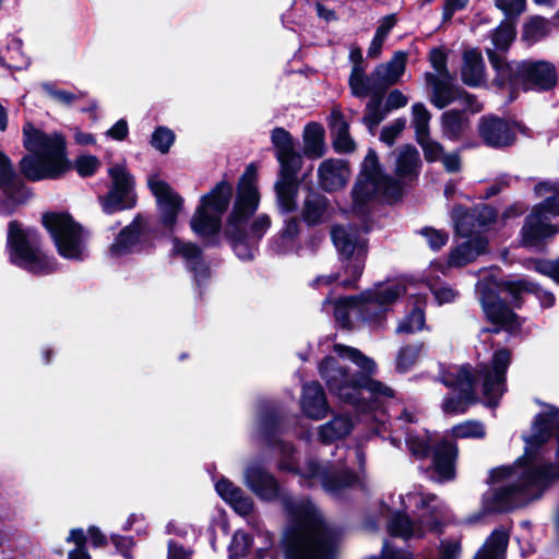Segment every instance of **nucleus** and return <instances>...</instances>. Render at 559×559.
Returning a JSON list of instances; mask_svg holds the SVG:
<instances>
[{
	"label": "nucleus",
	"mask_w": 559,
	"mask_h": 559,
	"mask_svg": "<svg viewBox=\"0 0 559 559\" xmlns=\"http://www.w3.org/2000/svg\"><path fill=\"white\" fill-rule=\"evenodd\" d=\"M418 233L427 240L429 248L435 251L445 246L449 239L447 231L432 227H424Z\"/></svg>",
	"instance_id": "obj_62"
},
{
	"label": "nucleus",
	"mask_w": 559,
	"mask_h": 559,
	"mask_svg": "<svg viewBox=\"0 0 559 559\" xmlns=\"http://www.w3.org/2000/svg\"><path fill=\"white\" fill-rule=\"evenodd\" d=\"M426 82L432 87L431 102L440 109L447 107L454 99V92L452 88L453 78L450 79L437 76L433 73H426Z\"/></svg>",
	"instance_id": "obj_40"
},
{
	"label": "nucleus",
	"mask_w": 559,
	"mask_h": 559,
	"mask_svg": "<svg viewBox=\"0 0 559 559\" xmlns=\"http://www.w3.org/2000/svg\"><path fill=\"white\" fill-rule=\"evenodd\" d=\"M390 499L392 506L384 503L382 512L390 516L388 531L391 535L409 539L440 531L447 508L437 496L420 490L400 495V508L395 507L394 496Z\"/></svg>",
	"instance_id": "obj_6"
},
{
	"label": "nucleus",
	"mask_w": 559,
	"mask_h": 559,
	"mask_svg": "<svg viewBox=\"0 0 559 559\" xmlns=\"http://www.w3.org/2000/svg\"><path fill=\"white\" fill-rule=\"evenodd\" d=\"M276 206L281 214L293 213L297 210L299 183L297 180L280 179L274 183Z\"/></svg>",
	"instance_id": "obj_36"
},
{
	"label": "nucleus",
	"mask_w": 559,
	"mask_h": 559,
	"mask_svg": "<svg viewBox=\"0 0 559 559\" xmlns=\"http://www.w3.org/2000/svg\"><path fill=\"white\" fill-rule=\"evenodd\" d=\"M338 358L352 361L359 371L349 372L337 358L325 357L319 365V373L331 394L342 403L355 407L358 412L371 411L379 403L394 397V391L373 379L377 372L376 361L359 349L342 344L334 345Z\"/></svg>",
	"instance_id": "obj_3"
},
{
	"label": "nucleus",
	"mask_w": 559,
	"mask_h": 559,
	"mask_svg": "<svg viewBox=\"0 0 559 559\" xmlns=\"http://www.w3.org/2000/svg\"><path fill=\"white\" fill-rule=\"evenodd\" d=\"M233 193V186L227 180H222L200 198L190 219V227L198 237L215 243L213 239L221 231L222 217L230 204Z\"/></svg>",
	"instance_id": "obj_11"
},
{
	"label": "nucleus",
	"mask_w": 559,
	"mask_h": 559,
	"mask_svg": "<svg viewBox=\"0 0 559 559\" xmlns=\"http://www.w3.org/2000/svg\"><path fill=\"white\" fill-rule=\"evenodd\" d=\"M271 140L272 144L274 145L276 156L283 155L287 153V151L295 148V143L292 135L283 128H275L272 131Z\"/></svg>",
	"instance_id": "obj_61"
},
{
	"label": "nucleus",
	"mask_w": 559,
	"mask_h": 559,
	"mask_svg": "<svg viewBox=\"0 0 559 559\" xmlns=\"http://www.w3.org/2000/svg\"><path fill=\"white\" fill-rule=\"evenodd\" d=\"M406 433V445L411 452V454L416 459H425L430 451L429 445V436L426 431L420 432H405Z\"/></svg>",
	"instance_id": "obj_50"
},
{
	"label": "nucleus",
	"mask_w": 559,
	"mask_h": 559,
	"mask_svg": "<svg viewBox=\"0 0 559 559\" xmlns=\"http://www.w3.org/2000/svg\"><path fill=\"white\" fill-rule=\"evenodd\" d=\"M259 204L258 167L251 163L238 181L236 199L225 227V235L234 252L243 261L253 259L258 242L271 227L267 214H260L248 224Z\"/></svg>",
	"instance_id": "obj_4"
},
{
	"label": "nucleus",
	"mask_w": 559,
	"mask_h": 559,
	"mask_svg": "<svg viewBox=\"0 0 559 559\" xmlns=\"http://www.w3.org/2000/svg\"><path fill=\"white\" fill-rule=\"evenodd\" d=\"M412 124L415 129L416 140L429 134L430 114L427 108L420 104H414L412 108Z\"/></svg>",
	"instance_id": "obj_54"
},
{
	"label": "nucleus",
	"mask_w": 559,
	"mask_h": 559,
	"mask_svg": "<svg viewBox=\"0 0 559 559\" xmlns=\"http://www.w3.org/2000/svg\"><path fill=\"white\" fill-rule=\"evenodd\" d=\"M300 407L304 415L313 420L322 419L328 415L330 406L320 383L312 381L302 385Z\"/></svg>",
	"instance_id": "obj_28"
},
{
	"label": "nucleus",
	"mask_w": 559,
	"mask_h": 559,
	"mask_svg": "<svg viewBox=\"0 0 559 559\" xmlns=\"http://www.w3.org/2000/svg\"><path fill=\"white\" fill-rule=\"evenodd\" d=\"M147 186L156 199L163 226L173 230L182 210L183 199L158 175H151Z\"/></svg>",
	"instance_id": "obj_22"
},
{
	"label": "nucleus",
	"mask_w": 559,
	"mask_h": 559,
	"mask_svg": "<svg viewBox=\"0 0 559 559\" xmlns=\"http://www.w3.org/2000/svg\"><path fill=\"white\" fill-rule=\"evenodd\" d=\"M508 540L509 535L506 530H495L474 559H504Z\"/></svg>",
	"instance_id": "obj_42"
},
{
	"label": "nucleus",
	"mask_w": 559,
	"mask_h": 559,
	"mask_svg": "<svg viewBox=\"0 0 559 559\" xmlns=\"http://www.w3.org/2000/svg\"><path fill=\"white\" fill-rule=\"evenodd\" d=\"M435 272L436 271L431 272L430 267H429L427 278H428V287H429L431 294L433 295L436 302L441 306L444 304H450V302L455 301L460 296L459 290L447 283H437V282H433L432 280H430V276Z\"/></svg>",
	"instance_id": "obj_49"
},
{
	"label": "nucleus",
	"mask_w": 559,
	"mask_h": 559,
	"mask_svg": "<svg viewBox=\"0 0 559 559\" xmlns=\"http://www.w3.org/2000/svg\"><path fill=\"white\" fill-rule=\"evenodd\" d=\"M525 454L512 466L490 472V488L484 493V513L502 512L538 499L559 479V463L546 464L540 456L559 454V408L545 405L525 438Z\"/></svg>",
	"instance_id": "obj_1"
},
{
	"label": "nucleus",
	"mask_w": 559,
	"mask_h": 559,
	"mask_svg": "<svg viewBox=\"0 0 559 559\" xmlns=\"http://www.w3.org/2000/svg\"><path fill=\"white\" fill-rule=\"evenodd\" d=\"M534 191L545 200L532 209L521 229V243L528 248L538 247L544 239L559 231V226L551 223L559 216V183L540 181Z\"/></svg>",
	"instance_id": "obj_9"
},
{
	"label": "nucleus",
	"mask_w": 559,
	"mask_h": 559,
	"mask_svg": "<svg viewBox=\"0 0 559 559\" xmlns=\"http://www.w3.org/2000/svg\"><path fill=\"white\" fill-rule=\"evenodd\" d=\"M382 97H371L366 106V114L362 117L364 124L373 134L378 124L385 118L388 110L382 108Z\"/></svg>",
	"instance_id": "obj_47"
},
{
	"label": "nucleus",
	"mask_w": 559,
	"mask_h": 559,
	"mask_svg": "<svg viewBox=\"0 0 559 559\" xmlns=\"http://www.w3.org/2000/svg\"><path fill=\"white\" fill-rule=\"evenodd\" d=\"M330 128L333 136V145L338 153H350L356 144L349 134V124L338 109H333L330 115Z\"/></svg>",
	"instance_id": "obj_34"
},
{
	"label": "nucleus",
	"mask_w": 559,
	"mask_h": 559,
	"mask_svg": "<svg viewBox=\"0 0 559 559\" xmlns=\"http://www.w3.org/2000/svg\"><path fill=\"white\" fill-rule=\"evenodd\" d=\"M503 289L507 290L510 295L513 296V299L516 300L521 293H530L533 294L540 302V305L545 308L552 307L555 305V296L552 293L543 289L539 285L526 281L519 280L513 282H507L503 285Z\"/></svg>",
	"instance_id": "obj_39"
},
{
	"label": "nucleus",
	"mask_w": 559,
	"mask_h": 559,
	"mask_svg": "<svg viewBox=\"0 0 559 559\" xmlns=\"http://www.w3.org/2000/svg\"><path fill=\"white\" fill-rule=\"evenodd\" d=\"M487 56L496 72L492 84L509 91L511 100L516 97L515 93L519 90L545 92L557 83L556 68L548 61H507L491 48H487Z\"/></svg>",
	"instance_id": "obj_8"
},
{
	"label": "nucleus",
	"mask_w": 559,
	"mask_h": 559,
	"mask_svg": "<svg viewBox=\"0 0 559 559\" xmlns=\"http://www.w3.org/2000/svg\"><path fill=\"white\" fill-rule=\"evenodd\" d=\"M395 24L393 15L385 16L381 24L378 26L373 39L368 49V56L376 58L380 55L384 39Z\"/></svg>",
	"instance_id": "obj_53"
},
{
	"label": "nucleus",
	"mask_w": 559,
	"mask_h": 559,
	"mask_svg": "<svg viewBox=\"0 0 559 559\" xmlns=\"http://www.w3.org/2000/svg\"><path fill=\"white\" fill-rule=\"evenodd\" d=\"M362 300L360 294L357 296L340 298L336 300L326 298L323 301V309L328 311V307H332L336 322L343 328H349L352 312H356L360 318L359 306Z\"/></svg>",
	"instance_id": "obj_38"
},
{
	"label": "nucleus",
	"mask_w": 559,
	"mask_h": 559,
	"mask_svg": "<svg viewBox=\"0 0 559 559\" xmlns=\"http://www.w3.org/2000/svg\"><path fill=\"white\" fill-rule=\"evenodd\" d=\"M332 241L342 261V269L347 275L341 282L344 287H353L365 267L367 241L361 231L352 225L334 226L331 230Z\"/></svg>",
	"instance_id": "obj_12"
},
{
	"label": "nucleus",
	"mask_w": 559,
	"mask_h": 559,
	"mask_svg": "<svg viewBox=\"0 0 559 559\" xmlns=\"http://www.w3.org/2000/svg\"><path fill=\"white\" fill-rule=\"evenodd\" d=\"M76 171L82 177L92 176L99 167V160L93 155H82L75 160Z\"/></svg>",
	"instance_id": "obj_64"
},
{
	"label": "nucleus",
	"mask_w": 559,
	"mask_h": 559,
	"mask_svg": "<svg viewBox=\"0 0 559 559\" xmlns=\"http://www.w3.org/2000/svg\"><path fill=\"white\" fill-rule=\"evenodd\" d=\"M442 383L452 389V394L447 396L442 404L444 413L462 414L476 401L474 376L469 366H461L449 371L443 376Z\"/></svg>",
	"instance_id": "obj_18"
},
{
	"label": "nucleus",
	"mask_w": 559,
	"mask_h": 559,
	"mask_svg": "<svg viewBox=\"0 0 559 559\" xmlns=\"http://www.w3.org/2000/svg\"><path fill=\"white\" fill-rule=\"evenodd\" d=\"M349 87L352 94L356 97L364 98L369 95L376 97L378 95L383 96L384 87L381 82L374 79V71L367 76L365 69H357L350 72L349 75Z\"/></svg>",
	"instance_id": "obj_35"
},
{
	"label": "nucleus",
	"mask_w": 559,
	"mask_h": 559,
	"mask_svg": "<svg viewBox=\"0 0 559 559\" xmlns=\"http://www.w3.org/2000/svg\"><path fill=\"white\" fill-rule=\"evenodd\" d=\"M511 361L510 352L507 349L497 350L489 365H483L478 370L481 382V394L484 404L488 407H497L504 394L506 374Z\"/></svg>",
	"instance_id": "obj_16"
},
{
	"label": "nucleus",
	"mask_w": 559,
	"mask_h": 559,
	"mask_svg": "<svg viewBox=\"0 0 559 559\" xmlns=\"http://www.w3.org/2000/svg\"><path fill=\"white\" fill-rule=\"evenodd\" d=\"M421 160L418 151L412 145H404L396 157V175L401 178L417 176Z\"/></svg>",
	"instance_id": "obj_43"
},
{
	"label": "nucleus",
	"mask_w": 559,
	"mask_h": 559,
	"mask_svg": "<svg viewBox=\"0 0 559 559\" xmlns=\"http://www.w3.org/2000/svg\"><path fill=\"white\" fill-rule=\"evenodd\" d=\"M257 426L260 437L273 445V437L278 429L276 416L271 412H262L257 417ZM274 447L281 454L278 468L298 474L302 486L311 487L316 481H320L325 492L337 497L359 480L358 476L347 468L342 457L335 462L324 464L310 459L304 467H299L294 457V448L290 444L278 441Z\"/></svg>",
	"instance_id": "obj_5"
},
{
	"label": "nucleus",
	"mask_w": 559,
	"mask_h": 559,
	"mask_svg": "<svg viewBox=\"0 0 559 559\" xmlns=\"http://www.w3.org/2000/svg\"><path fill=\"white\" fill-rule=\"evenodd\" d=\"M8 250L10 261L29 273L47 274L56 269L55 259L40 249L38 234L16 221L9 224Z\"/></svg>",
	"instance_id": "obj_10"
},
{
	"label": "nucleus",
	"mask_w": 559,
	"mask_h": 559,
	"mask_svg": "<svg viewBox=\"0 0 559 559\" xmlns=\"http://www.w3.org/2000/svg\"><path fill=\"white\" fill-rule=\"evenodd\" d=\"M461 78L464 84L479 87L486 84V70L483 56L477 49H468L463 53Z\"/></svg>",
	"instance_id": "obj_31"
},
{
	"label": "nucleus",
	"mask_w": 559,
	"mask_h": 559,
	"mask_svg": "<svg viewBox=\"0 0 559 559\" xmlns=\"http://www.w3.org/2000/svg\"><path fill=\"white\" fill-rule=\"evenodd\" d=\"M406 293L402 282L378 283L360 294V320L373 329L384 326L391 306Z\"/></svg>",
	"instance_id": "obj_15"
},
{
	"label": "nucleus",
	"mask_w": 559,
	"mask_h": 559,
	"mask_svg": "<svg viewBox=\"0 0 559 559\" xmlns=\"http://www.w3.org/2000/svg\"><path fill=\"white\" fill-rule=\"evenodd\" d=\"M171 252L186 262L187 267L193 273L198 285L206 283L210 278V269L203 261L199 246L174 238Z\"/></svg>",
	"instance_id": "obj_27"
},
{
	"label": "nucleus",
	"mask_w": 559,
	"mask_h": 559,
	"mask_svg": "<svg viewBox=\"0 0 559 559\" xmlns=\"http://www.w3.org/2000/svg\"><path fill=\"white\" fill-rule=\"evenodd\" d=\"M332 213L333 207L325 195L312 190L307 193L300 210L301 219L306 225L324 224L332 217Z\"/></svg>",
	"instance_id": "obj_29"
},
{
	"label": "nucleus",
	"mask_w": 559,
	"mask_h": 559,
	"mask_svg": "<svg viewBox=\"0 0 559 559\" xmlns=\"http://www.w3.org/2000/svg\"><path fill=\"white\" fill-rule=\"evenodd\" d=\"M424 350V343L416 342L403 346L396 356V370L399 372L408 371L418 360Z\"/></svg>",
	"instance_id": "obj_46"
},
{
	"label": "nucleus",
	"mask_w": 559,
	"mask_h": 559,
	"mask_svg": "<svg viewBox=\"0 0 559 559\" xmlns=\"http://www.w3.org/2000/svg\"><path fill=\"white\" fill-rule=\"evenodd\" d=\"M400 185L383 175L374 150L370 148L362 162L358 179L353 188V210L361 207L377 194L395 197L400 193Z\"/></svg>",
	"instance_id": "obj_13"
},
{
	"label": "nucleus",
	"mask_w": 559,
	"mask_h": 559,
	"mask_svg": "<svg viewBox=\"0 0 559 559\" xmlns=\"http://www.w3.org/2000/svg\"><path fill=\"white\" fill-rule=\"evenodd\" d=\"M252 545L251 537L242 532L237 531L229 545V559H242L248 555L249 548Z\"/></svg>",
	"instance_id": "obj_57"
},
{
	"label": "nucleus",
	"mask_w": 559,
	"mask_h": 559,
	"mask_svg": "<svg viewBox=\"0 0 559 559\" xmlns=\"http://www.w3.org/2000/svg\"><path fill=\"white\" fill-rule=\"evenodd\" d=\"M111 180L109 191L100 197L103 211L112 214L135 205L134 179L124 164H116L108 169Z\"/></svg>",
	"instance_id": "obj_17"
},
{
	"label": "nucleus",
	"mask_w": 559,
	"mask_h": 559,
	"mask_svg": "<svg viewBox=\"0 0 559 559\" xmlns=\"http://www.w3.org/2000/svg\"><path fill=\"white\" fill-rule=\"evenodd\" d=\"M456 455L457 449L453 443L444 441L438 444L433 452V471L438 481H447L454 478V461Z\"/></svg>",
	"instance_id": "obj_32"
},
{
	"label": "nucleus",
	"mask_w": 559,
	"mask_h": 559,
	"mask_svg": "<svg viewBox=\"0 0 559 559\" xmlns=\"http://www.w3.org/2000/svg\"><path fill=\"white\" fill-rule=\"evenodd\" d=\"M442 132L450 140H459L468 128V120L463 112L448 110L441 117Z\"/></svg>",
	"instance_id": "obj_44"
},
{
	"label": "nucleus",
	"mask_w": 559,
	"mask_h": 559,
	"mask_svg": "<svg viewBox=\"0 0 559 559\" xmlns=\"http://www.w3.org/2000/svg\"><path fill=\"white\" fill-rule=\"evenodd\" d=\"M23 145L28 152L21 162L23 175L29 180L57 179L70 169L66 140L59 132H45L32 122L23 126Z\"/></svg>",
	"instance_id": "obj_7"
},
{
	"label": "nucleus",
	"mask_w": 559,
	"mask_h": 559,
	"mask_svg": "<svg viewBox=\"0 0 559 559\" xmlns=\"http://www.w3.org/2000/svg\"><path fill=\"white\" fill-rule=\"evenodd\" d=\"M175 133L167 127H157L152 133L151 145L162 154L169 152L175 142Z\"/></svg>",
	"instance_id": "obj_56"
},
{
	"label": "nucleus",
	"mask_w": 559,
	"mask_h": 559,
	"mask_svg": "<svg viewBox=\"0 0 559 559\" xmlns=\"http://www.w3.org/2000/svg\"><path fill=\"white\" fill-rule=\"evenodd\" d=\"M425 312L420 306L415 307L397 324V334L416 333L425 329Z\"/></svg>",
	"instance_id": "obj_48"
},
{
	"label": "nucleus",
	"mask_w": 559,
	"mask_h": 559,
	"mask_svg": "<svg viewBox=\"0 0 559 559\" xmlns=\"http://www.w3.org/2000/svg\"><path fill=\"white\" fill-rule=\"evenodd\" d=\"M406 120L403 118H399L385 126L380 134V140L388 144L389 146L393 145L395 139L400 135V133L405 129Z\"/></svg>",
	"instance_id": "obj_63"
},
{
	"label": "nucleus",
	"mask_w": 559,
	"mask_h": 559,
	"mask_svg": "<svg viewBox=\"0 0 559 559\" xmlns=\"http://www.w3.org/2000/svg\"><path fill=\"white\" fill-rule=\"evenodd\" d=\"M304 153L309 158H320L324 155V129L319 123L311 122L305 127Z\"/></svg>",
	"instance_id": "obj_41"
},
{
	"label": "nucleus",
	"mask_w": 559,
	"mask_h": 559,
	"mask_svg": "<svg viewBox=\"0 0 559 559\" xmlns=\"http://www.w3.org/2000/svg\"><path fill=\"white\" fill-rule=\"evenodd\" d=\"M423 150L425 159L429 163L440 160L443 152V146L436 140L430 138V134L416 140Z\"/></svg>",
	"instance_id": "obj_60"
},
{
	"label": "nucleus",
	"mask_w": 559,
	"mask_h": 559,
	"mask_svg": "<svg viewBox=\"0 0 559 559\" xmlns=\"http://www.w3.org/2000/svg\"><path fill=\"white\" fill-rule=\"evenodd\" d=\"M243 484L261 500L281 499L286 509L290 523L283 535L285 559H334L336 557L340 533L324 522L311 501L296 500L282 492L276 478L257 462L246 466Z\"/></svg>",
	"instance_id": "obj_2"
},
{
	"label": "nucleus",
	"mask_w": 559,
	"mask_h": 559,
	"mask_svg": "<svg viewBox=\"0 0 559 559\" xmlns=\"http://www.w3.org/2000/svg\"><path fill=\"white\" fill-rule=\"evenodd\" d=\"M0 214L9 215L14 209L24 203L31 195L21 178L16 175L10 158L0 152Z\"/></svg>",
	"instance_id": "obj_20"
},
{
	"label": "nucleus",
	"mask_w": 559,
	"mask_h": 559,
	"mask_svg": "<svg viewBox=\"0 0 559 559\" xmlns=\"http://www.w3.org/2000/svg\"><path fill=\"white\" fill-rule=\"evenodd\" d=\"M515 38V28L511 22H502L492 33L493 49L507 50Z\"/></svg>",
	"instance_id": "obj_52"
},
{
	"label": "nucleus",
	"mask_w": 559,
	"mask_h": 559,
	"mask_svg": "<svg viewBox=\"0 0 559 559\" xmlns=\"http://www.w3.org/2000/svg\"><path fill=\"white\" fill-rule=\"evenodd\" d=\"M355 423L347 414H337L317 429L318 439L322 443H333L346 438L353 430Z\"/></svg>",
	"instance_id": "obj_33"
},
{
	"label": "nucleus",
	"mask_w": 559,
	"mask_h": 559,
	"mask_svg": "<svg viewBox=\"0 0 559 559\" xmlns=\"http://www.w3.org/2000/svg\"><path fill=\"white\" fill-rule=\"evenodd\" d=\"M318 185L325 192H334L343 189L349 178L348 164L338 158L324 159L318 167Z\"/></svg>",
	"instance_id": "obj_26"
},
{
	"label": "nucleus",
	"mask_w": 559,
	"mask_h": 559,
	"mask_svg": "<svg viewBox=\"0 0 559 559\" xmlns=\"http://www.w3.org/2000/svg\"><path fill=\"white\" fill-rule=\"evenodd\" d=\"M299 234V222L296 217L287 218L284 222V227L280 234L281 243L277 245L276 251L278 253L287 252V246L297 237Z\"/></svg>",
	"instance_id": "obj_59"
},
{
	"label": "nucleus",
	"mask_w": 559,
	"mask_h": 559,
	"mask_svg": "<svg viewBox=\"0 0 559 559\" xmlns=\"http://www.w3.org/2000/svg\"><path fill=\"white\" fill-rule=\"evenodd\" d=\"M549 33V26L548 22L540 17L535 16L532 17L525 25L523 29V39L530 44H534L544 37L547 36Z\"/></svg>",
	"instance_id": "obj_51"
},
{
	"label": "nucleus",
	"mask_w": 559,
	"mask_h": 559,
	"mask_svg": "<svg viewBox=\"0 0 559 559\" xmlns=\"http://www.w3.org/2000/svg\"><path fill=\"white\" fill-rule=\"evenodd\" d=\"M487 243L488 242L485 237H474L468 239L450 251L447 262H431L430 271H439L442 274H447L449 269L462 267L486 252Z\"/></svg>",
	"instance_id": "obj_23"
},
{
	"label": "nucleus",
	"mask_w": 559,
	"mask_h": 559,
	"mask_svg": "<svg viewBox=\"0 0 559 559\" xmlns=\"http://www.w3.org/2000/svg\"><path fill=\"white\" fill-rule=\"evenodd\" d=\"M407 55L396 51L386 63L379 64L374 71V79L380 81L384 90L395 84L405 71Z\"/></svg>",
	"instance_id": "obj_37"
},
{
	"label": "nucleus",
	"mask_w": 559,
	"mask_h": 559,
	"mask_svg": "<svg viewBox=\"0 0 559 559\" xmlns=\"http://www.w3.org/2000/svg\"><path fill=\"white\" fill-rule=\"evenodd\" d=\"M146 229L145 221L141 217H136L116 236L114 242L109 247V255L114 259H120L129 253L140 250L141 241Z\"/></svg>",
	"instance_id": "obj_25"
},
{
	"label": "nucleus",
	"mask_w": 559,
	"mask_h": 559,
	"mask_svg": "<svg viewBox=\"0 0 559 559\" xmlns=\"http://www.w3.org/2000/svg\"><path fill=\"white\" fill-rule=\"evenodd\" d=\"M497 283L489 281H479L476 290L481 304L483 310L489 321L500 324L508 330H515L521 325L516 314L498 297Z\"/></svg>",
	"instance_id": "obj_19"
},
{
	"label": "nucleus",
	"mask_w": 559,
	"mask_h": 559,
	"mask_svg": "<svg viewBox=\"0 0 559 559\" xmlns=\"http://www.w3.org/2000/svg\"><path fill=\"white\" fill-rule=\"evenodd\" d=\"M216 492L228 503L238 514L248 515L253 510V501L243 490L234 485L229 479L222 478L215 484Z\"/></svg>",
	"instance_id": "obj_30"
},
{
	"label": "nucleus",
	"mask_w": 559,
	"mask_h": 559,
	"mask_svg": "<svg viewBox=\"0 0 559 559\" xmlns=\"http://www.w3.org/2000/svg\"><path fill=\"white\" fill-rule=\"evenodd\" d=\"M478 131L484 142L492 147H506L515 142L516 126L498 117L481 118Z\"/></svg>",
	"instance_id": "obj_24"
},
{
	"label": "nucleus",
	"mask_w": 559,
	"mask_h": 559,
	"mask_svg": "<svg viewBox=\"0 0 559 559\" xmlns=\"http://www.w3.org/2000/svg\"><path fill=\"white\" fill-rule=\"evenodd\" d=\"M496 217V211L488 205H480L471 210L455 206L452 211V222L456 233L469 239L481 237L480 234L490 227Z\"/></svg>",
	"instance_id": "obj_21"
},
{
	"label": "nucleus",
	"mask_w": 559,
	"mask_h": 559,
	"mask_svg": "<svg viewBox=\"0 0 559 559\" xmlns=\"http://www.w3.org/2000/svg\"><path fill=\"white\" fill-rule=\"evenodd\" d=\"M43 223L62 258L81 261L87 257L86 234L71 216L48 213L43 216Z\"/></svg>",
	"instance_id": "obj_14"
},
{
	"label": "nucleus",
	"mask_w": 559,
	"mask_h": 559,
	"mask_svg": "<svg viewBox=\"0 0 559 559\" xmlns=\"http://www.w3.org/2000/svg\"><path fill=\"white\" fill-rule=\"evenodd\" d=\"M276 158L281 166L277 178L297 180L296 175L302 164L301 155L293 148L283 155H277Z\"/></svg>",
	"instance_id": "obj_45"
},
{
	"label": "nucleus",
	"mask_w": 559,
	"mask_h": 559,
	"mask_svg": "<svg viewBox=\"0 0 559 559\" xmlns=\"http://www.w3.org/2000/svg\"><path fill=\"white\" fill-rule=\"evenodd\" d=\"M22 43L20 39L12 38L9 43V51L11 56L9 57L10 62H5L4 57H0V63L2 66H7L10 69H24L28 66V59L22 53Z\"/></svg>",
	"instance_id": "obj_58"
},
{
	"label": "nucleus",
	"mask_w": 559,
	"mask_h": 559,
	"mask_svg": "<svg viewBox=\"0 0 559 559\" xmlns=\"http://www.w3.org/2000/svg\"><path fill=\"white\" fill-rule=\"evenodd\" d=\"M452 435L455 438L483 439L486 436V429L483 423L478 420H466L454 426Z\"/></svg>",
	"instance_id": "obj_55"
}]
</instances>
